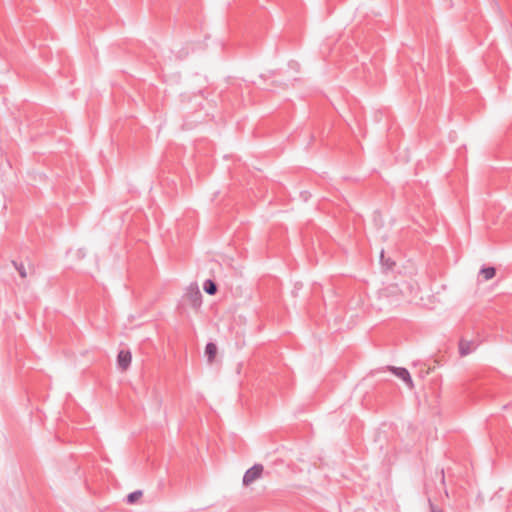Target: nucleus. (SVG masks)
<instances>
[{
    "label": "nucleus",
    "instance_id": "nucleus-6",
    "mask_svg": "<svg viewBox=\"0 0 512 512\" xmlns=\"http://www.w3.org/2000/svg\"><path fill=\"white\" fill-rule=\"evenodd\" d=\"M475 349L473 342L461 341L459 344V351L462 356H466Z\"/></svg>",
    "mask_w": 512,
    "mask_h": 512
},
{
    "label": "nucleus",
    "instance_id": "nucleus-5",
    "mask_svg": "<svg viewBox=\"0 0 512 512\" xmlns=\"http://www.w3.org/2000/svg\"><path fill=\"white\" fill-rule=\"evenodd\" d=\"M216 354L217 346L212 342L207 343L205 347V356L207 357L209 363H212L214 361Z\"/></svg>",
    "mask_w": 512,
    "mask_h": 512
},
{
    "label": "nucleus",
    "instance_id": "nucleus-10",
    "mask_svg": "<svg viewBox=\"0 0 512 512\" xmlns=\"http://www.w3.org/2000/svg\"><path fill=\"white\" fill-rule=\"evenodd\" d=\"M13 265L14 267L16 268V270L18 271L19 275L22 277V278H26L27 276V272H26V269L24 267L23 264H18L17 262L13 261Z\"/></svg>",
    "mask_w": 512,
    "mask_h": 512
},
{
    "label": "nucleus",
    "instance_id": "nucleus-1",
    "mask_svg": "<svg viewBox=\"0 0 512 512\" xmlns=\"http://www.w3.org/2000/svg\"><path fill=\"white\" fill-rule=\"evenodd\" d=\"M185 301H187L193 308H198L202 302V294L196 285H190L187 288V291L184 296Z\"/></svg>",
    "mask_w": 512,
    "mask_h": 512
},
{
    "label": "nucleus",
    "instance_id": "nucleus-3",
    "mask_svg": "<svg viewBox=\"0 0 512 512\" xmlns=\"http://www.w3.org/2000/svg\"><path fill=\"white\" fill-rule=\"evenodd\" d=\"M131 353L130 351L121 350L117 356V364L120 369L126 370L131 364Z\"/></svg>",
    "mask_w": 512,
    "mask_h": 512
},
{
    "label": "nucleus",
    "instance_id": "nucleus-12",
    "mask_svg": "<svg viewBox=\"0 0 512 512\" xmlns=\"http://www.w3.org/2000/svg\"><path fill=\"white\" fill-rule=\"evenodd\" d=\"M445 477H444V471H441V482L444 483Z\"/></svg>",
    "mask_w": 512,
    "mask_h": 512
},
{
    "label": "nucleus",
    "instance_id": "nucleus-8",
    "mask_svg": "<svg viewBox=\"0 0 512 512\" xmlns=\"http://www.w3.org/2000/svg\"><path fill=\"white\" fill-rule=\"evenodd\" d=\"M496 270L494 267H484L480 270V274L485 280H490L495 276Z\"/></svg>",
    "mask_w": 512,
    "mask_h": 512
},
{
    "label": "nucleus",
    "instance_id": "nucleus-2",
    "mask_svg": "<svg viewBox=\"0 0 512 512\" xmlns=\"http://www.w3.org/2000/svg\"><path fill=\"white\" fill-rule=\"evenodd\" d=\"M263 469V465L261 464H255L254 466L249 468L243 476V484L245 486H248L257 479H259L262 475Z\"/></svg>",
    "mask_w": 512,
    "mask_h": 512
},
{
    "label": "nucleus",
    "instance_id": "nucleus-4",
    "mask_svg": "<svg viewBox=\"0 0 512 512\" xmlns=\"http://www.w3.org/2000/svg\"><path fill=\"white\" fill-rule=\"evenodd\" d=\"M391 369H392L393 373L398 378L402 379L410 388L413 387V381H412V378L407 369L396 368V367H392Z\"/></svg>",
    "mask_w": 512,
    "mask_h": 512
},
{
    "label": "nucleus",
    "instance_id": "nucleus-11",
    "mask_svg": "<svg viewBox=\"0 0 512 512\" xmlns=\"http://www.w3.org/2000/svg\"><path fill=\"white\" fill-rule=\"evenodd\" d=\"M428 503H429V507H430V511H431V512H443V510H442V509H439L438 507H436V506L432 503V501H431L430 499L428 500Z\"/></svg>",
    "mask_w": 512,
    "mask_h": 512
},
{
    "label": "nucleus",
    "instance_id": "nucleus-7",
    "mask_svg": "<svg viewBox=\"0 0 512 512\" xmlns=\"http://www.w3.org/2000/svg\"><path fill=\"white\" fill-rule=\"evenodd\" d=\"M203 289L209 295H214L217 292V286L215 282L210 279L204 282Z\"/></svg>",
    "mask_w": 512,
    "mask_h": 512
},
{
    "label": "nucleus",
    "instance_id": "nucleus-9",
    "mask_svg": "<svg viewBox=\"0 0 512 512\" xmlns=\"http://www.w3.org/2000/svg\"><path fill=\"white\" fill-rule=\"evenodd\" d=\"M142 496V491L137 490L127 496V503L134 504Z\"/></svg>",
    "mask_w": 512,
    "mask_h": 512
}]
</instances>
